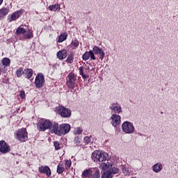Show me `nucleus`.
I'll list each match as a JSON object with an SVG mask.
<instances>
[{
    "mask_svg": "<svg viewBox=\"0 0 178 178\" xmlns=\"http://www.w3.org/2000/svg\"><path fill=\"white\" fill-rule=\"evenodd\" d=\"M111 119L112 120L111 124L114 127H118L120 124V115L113 114Z\"/></svg>",
    "mask_w": 178,
    "mask_h": 178,
    "instance_id": "obj_15",
    "label": "nucleus"
},
{
    "mask_svg": "<svg viewBox=\"0 0 178 178\" xmlns=\"http://www.w3.org/2000/svg\"><path fill=\"white\" fill-rule=\"evenodd\" d=\"M54 146L55 147L56 151H59V149H60L62 147V144H60V143H59V141H54Z\"/></svg>",
    "mask_w": 178,
    "mask_h": 178,
    "instance_id": "obj_34",
    "label": "nucleus"
},
{
    "mask_svg": "<svg viewBox=\"0 0 178 178\" xmlns=\"http://www.w3.org/2000/svg\"><path fill=\"white\" fill-rule=\"evenodd\" d=\"M56 112L61 116V118H67L72 116V110L63 106H59L56 108Z\"/></svg>",
    "mask_w": 178,
    "mask_h": 178,
    "instance_id": "obj_6",
    "label": "nucleus"
},
{
    "mask_svg": "<svg viewBox=\"0 0 178 178\" xmlns=\"http://www.w3.org/2000/svg\"><path fill=\"white\" fill-rule=\"evenodd\" d=\"M26 29L22 27V26L18 27L16 30L17 35H22V34H26Z\"/></svg>",
    "mask_w": 178,
    "mask_h": 178,
    "instance_id": "obj_27",
    "label": "nucleus"
},
{
    "mask_svg": "<svg viewBox=\"0 0 178 178\" xmlns=\"http://www.w3.org/2000/svg\"><path fill=\"white\" fill-rule=\"evenodd\" d=\"M122 127V131L127 134H131V133H134V125H133V123L129 121H125L123 122Z\"/></svg>",
    "mask_w": 178,
    "mask_h": 178,
    "instance_id": "obj_9",
    "label": "nucleus"
},
{
    "mask_svg": "<svg viewBox=\"0 0 178 178\" xmlns=\"http://www.w3.org/2000/svg\"><path fill=\"white\" fill-rule=\"evenodd\" d=\"M38 170L40 173H43L46 175L47 177H49L52 173L51 172V168H49L47 165H42L39 167Z\"/></svg>",
    "mask_w": 178,
    "mask_h": 178,
    "instance_id": "obj_14",
    "label": "nucleus"
},
{
    "mask_svg": "<svg viewBox=\"0 0 178 178\" xmlns=\"http://www.w3.org/2000/svg\"><path fill=\"white\" fill-rule=\"evenodd\" d=\"M65 169H66L65 167V164L63 163V162L60 161L57 165L56 172L58 175H62V173L65 172Z\"/></svg>",
    "mask_w": 178,
    "mask_h": 178,
    "instance_id": "obj_22",
    "label": "nucleus"
},
{
    "mask_svg": "<svg viewBox=\"0 0 178 178\" xmlns=\"http://www.w3.org/2000/svg\"><path fill=\"white\" fill-rule=\"evenodd\" d=\"M2 74V68L0 67V76Z\"/></svg>",
    "mask_w": 178,
    "mask_h": 178,
    "instance_id": "obj_41",
    "label": "nucleus"
},
{
    "mask_svg": "<svg viewBox=\"0 0 178 178\" xmlns=\"http://www.w3.org/2000/svg\"><path fill=\"white\" fill-rule=\"evenodd\" d=\"M119 173V169L116 167H113L112 170L105 171L102 175V178H113L112 175H116Z\"/></svg>",
    "mask_w": 178,
    "mask_h": 178,
    "instance_id": "obj_11",
    "label": "nucleus"
},
{
    "mask_svg": "<svg viewBox=\"0 0 178 178\" xmlns=\"http://www.w3.org/2000/svg\"><path fill=\"white\" fill-rule=\"evenodd\" d=\"M73 60H74V54L70 53L68 55V57L67 58L65 62H67V63H72Z\"/></svg>",
    "mask_w": 178,
    "mask_h": 178,
    "instance_id": "obj_32",
    "label": "nucleus"
},
{
    "mask_svg": "<svg viewBox=\"0 0 178 178\" xmlns=\"http://www.w3.org/2000/svg\"><path fill=\"white\" fill-rule=\"evenodd\" d=\"M34 37V34H33V31L31 30H28L27 33L24 35V38L25 40H30Z\"/></svg>",
    "mask_w": 178,
    "mask_h": 178,
    "instance_id": "obj_30",
    "label": "nucleus"
},
{
    "mask_svg": "<svg viewBox=\"0 0 178 178\" xmlns=\"http://www.w3.org/2000/svg\"><path fill=\"white\" fill-rule=\"evenodd\" d=\"M1 64L4 67H9L10 66V58L5 57L1 60Z\"/></svg>",
    "mask_w": 178,
    "mask_h": 178,
    "instance_id": "obj_25",
    "label": "nucleus"
},
{
    "mask_svg": "<svg viewBox=\"0 0 178 178\" xmlns=\"http://www.w3.org/2000/svg\"><path fill=\"white\" fill-rule=\"evenodd\" d=\"M100 168L104 172H108V170H112L113 167H112V163L107 162V163H102L100 165Z\"/></svg>",
    "mask_w": 178,
    "mask_h": 178,
    "instance_id": "obj_18",
    "label": "nucleus"
},
{
    "mask_svg": "<svg viewBox=\"0 0 178 178\" xmlns=\"http://www.w3.org/2000/svg\"><path fill=\"white\" fill-rule=\"evenodd\" d=\"M26 79L30 80L31 77H33V69L31 68H26L24 70V74Z\"/></svg>",
    "mask_w": 178,
    "mask_h": 178,
    "instance_id": "obj_23",
    "label": "nucleus"
},
{
    "mask_svg": "<svg viewBox=\"0 0 178 178\" xmlns=\"http://www.w3.org/2000/svg\"><path fill=\"white\" fill-rule=\"evenodd\" d=\"M19 97L21 99H26V92L24 90H22L20 92Z\"/></svg>",
    "mask_w": 178,
    "mask_h": 178,
    "instance_id": "obj_38",
    "label": "nucleus"
},
{
    "mask_svg": "<svg viewBox=\"0 0 178 178\" xmlns=\"http://www.w3.org/2000/svg\"><path fill=\"white\" fill-rule=\"evenodd\" d=\"M72 129V127L69 124H60L54 122L51 127V133L56 134V136H66Z\"/></svg>",
    "mask_w": 178,
    "mask_h": 178,
    "instance_id": "obj_1",
    "label": "nucleus"
},
{
    "mask_svg": "<svg viewBox=\"0 0 178 178\" xmlns=\"http://www.w3.org/2000/svg\"><path fill=\"white\" fill-rule=\"evenodd\" d=\"M79 45H80V42L77 38H75L72 40L70 47L72 49H77L79 48Z\"/></svg>",
    "mask_w": 178,
    "mask_h": 178,
    "instance_id": "obj_21",
    "label": "nucleus"
},
{
    "mask_svg": "<svg viewBox=\"0 0 178 178\" xmlns=\"http://www.w3.org/2000/svg\"><path fill=\"white\" fill-rule=\"evenodd\" d=\"M67 40V34L66 33H61L58 38V42H63V41H66Z\"/></svg>",
    "mask_w": 178,
    "mask_h": 178,
    "instance_id": "obj_31",
    "label": "nucleus"
},
{
    "mask_svg": "<svg viewBox=\"0 0 178 178\" xmlns=\"http://www.w3.org/2000/svg\"><path fill=\"white\" fill-rule=\"evenodd\" d=\"M56 56L58 59H60V60H63V59H66V58L67 57V50H60L58 52H57Z\"/></svg>",
    "mask_w": 178,
    "mask_h": 178,
    "instance_id": "obj_16",
    "label": "nucleus"
},
{
    "mask_svg": "<svg viewBox=\"0 0 178 178\" xmlns=\"http://www.w3.org/2000/svg\"><path fill=\"white\" fill-rule=\"evenodd\" d=\"M79 71L80 76H81V77H82V79H83V80H86V79H88L89 76L84 74V67L81 66L79 68Z\"/></svg>",
    "mask_w": 178,
    "mask_h": 178,
    "instance_id": "obj_26",
    "label": "nucleus"
},
{
    "mask_svg": "<svg viewBox=\"0 0 178 178\" xmlns=\"http://www.w3.org/2000/svg\"><path fill=\"white\" fill-rule=\"evenodd\" d=\"M10 10L8 8L3 7L0 9V20L3 19L4 16H7Z\"/></svg>",
    "mask_w": 178,
    "mask_h": 178,
    "instance_id": "obj_20",
    "label": "nucleus"
},
{
    "mask_svg": "<svg viewBox=\"0 0 178 178\" xmlns=\"http://www.w3.org/2000/svg\"><path fill=\"white\" fill-rule=\"evenodd\" d=\"M45 84V77L44 74L38 73L35 79V85L36 88H42Z\"/></svg>",
    "mask_w": 178,
    "mask_h": 178,
    "instance_id": "obj_8",
    "label": "nucleus"
},
{
    "mask_svg": "<svg viewBox=\"0 0 178 178\" xmlns=\"http://www.w3.org/2000/svg\"><path fill=\"white\" fill-rule=\"evenodd\" d=\"M92 178H100L101 174L99 173V169L97 168H90Z\"/></svg>",
    "mask_w": 178,
    "mask_h": 178,
    "instance_id": "obj_19",
    "label": "nucleus"
},
{
    "mask_svg": "<svg viewBox=\"0 0 178 178\" xmlns=\"http://www.w3.org/2000/svg\"><path fill=\"white\" fill-rule=\"evenodd\" d=\"M0 152H1V154L10 152V146H9L5 140H0Z\"/></svg>",
    "mask_w": 178,
    "mask_h": 178,
    "instance_id": "obj_12",
    "label": "nucleus"
},
{
    "mask_svg": "<svg viewBox=\"0 0 178 178\" xmlns=\"http://www.w3.org/2000/svg\"><path fill=\"white\" fill-rule=\"evenodd\" d=\"M161 169H163V166L161 163H156L153 166V170L156 173H159V172H161Z\"/></svg>",
    "mask_w": 178,
    "mask_h": 178,
    "instance_id": "obj_28",
    "label": "nucleus"
},
{
    "mask_svg": "<svg viewBox=\"0 0 178 178\" xmlns=\"http://www.w3.org/2000/svg\"><path fill=\"white\" fill-rule=\"evenodd\" d=\"M92 159L94 162H104L105 161H109V154L105 152L95 150L92 154Z\"/></svg>",
    "mask_w": 178,
    "mask_h": 178,
    "instance_id": "obj_2",
    "label": "nucleus"
},
{
    "mask_svg": "<svg viewBox=\"0 0 178 178\" xmlns=\"http://www.w3.org/2000/svg\"><path fill=\"white\" fill-rule=\"evenodd\" d=\"M77 75L71 72L68 74L66 78V86L70 90H74L76 84H77Z\"/></svg>",
    "mask_w": 178,
    "mask_h": 178,
    "instance_id": "obj_5",
    "label": "nucleus"
},
{
    "mask_svg": "<svg viewBox=\"0 0 178 178\" xmlns=\"http://www.w3.org/2000/svg\"><path fill=\"white\" fill-rule=\"evenodd\" d=\"M82 178H92V174H91V168H89L88 170H85L82 172Z\"/></svg>",
    "mask_w": 178,
    "mask_h": 178,
    "instance_id": "obj_24",
    "label": "nucleus"
},
{
    "mask_svg": "<svg viewBox=\"0 0 178 178\" xmlns=\"http://www.w3.org/2000/svg\"><path fill=\"white\" fill-rule=\"evenodd\" d=\"M81 133H83V129H81V127L76 128L75 131V134H81Z\"/></svg>",
    "mask_w": 178,
    "mask_h": 178,
    "instance_id": "obj_39",
    "label": "nucleus"
},
{
    "mask_svg": "<svg viewBox=\"0 0 178 178\" xmlns=\"http://www.w3.org/2000/svg\"><path fill=\"white\" fill-rule=\"evenodd\" d=\"M23 13H24V9L21 8L12 14L8 15L7 21L8 23H12V22H15V20H17L20 16L23 15Z\"/></svg>",
    "mask_w": 178,
    "mask_h": 178,
    "instance_id": "obj_7",
    "label": "nucleus"
},
{
    "mask_svg": "<svg viewBox=\"0 0 178 178\" xmlns=\"http://www.w3.org/2000/svg\"><path fill=\"white\" fill-rule=\"evenodd\" d=\"M15 74L17 77H21L24 74V70H23L22 67H19L17 70Z\"/></svg>",
    "mask_w": 178,
    "mask_h": 178,
    "instance_id": "obj_33",
    "label": "nucleus"
},
{
    "mask_svg": "<svg viewBox=\"0 0 178 178\" xmlns=\"http://www.w3.org/2000/svg\"><path fill=\"white\" fill-rule=\"evenodd\" d=\"M83 143L87 145L91 143V136H86L83 138Z\"/></svg>",
    "mask_w": 178,
    "mask_h": 178,
    "instance_id": "obj_37",
    "label": "nucleus"
},
{
    "mask_svg": "<svg viewBox=\"0 0 178 178\" xmlns=\"http://www.w3.org/2000/svg\"><path fill=\"white\" fill-rule=\"evenodd\" d=\"M90 70V67H88L86 69V70Z\"/></svg>",
    "mask_w": 178,
    "mask_h": 178,
    "instance_id": "obj_42",
    "label": "nucleus"
},
{
    "mask_svg": "<svg viewBox=\"0 0 178 178\" xmlns=\"http://www.w3.org/2000/svg\"><path fill=\"white\" fill-rule=\"evenodd\" d=\"M122 172L124 174V176H129L130 172H129V168L126 167H122Z\"/></svg>",
    "mask_w": 178,
    "mask_h": 178,
    "instance_id": "obj_36",
    "label": "nucleus"
},
{
    "mask_svg": "<svg viewBox=\"0 0 178 178\" xmlns=\"http://www.w3.org/2000/svg\"><path fill=\"white\" fill-rule=\"evenodd\" d=\"M72 166V160H65V168L66 170H69Z\"/></svg>",
    "mask_w": 178,
    "mask_h": 178,
    "instance_id": "obj_35",
    "label": "nucleus"
},
{
    "mask_svg": "<svg viewBox=\"0 0 178 178\" xmlns=\"http://www.w3.org/2000/svg\"><path fill=\"white\" fill-rule=\"evenodd\" d=\"M92 51L94 55H99V59L104 60V58H105V51H104L102 48L98 46H94Z\"/></svg>",
    "mask_w": 178,
    "mask_h": 178,
    "instance_id": "obj_10",
    "label": "nucleus"
},
{
    "mask_svg": "<svg viewBox=\"0 0 178 178\" xmlns=\"http://www.w3.org/2000/svg\"><path fill=\"white\" fill-rule=\"evenodd\" d=\"M3 3V0H0V6H1Z\"/></svg>",
    "mask_w": 178,
    "mask_h": 178,
    "instance_id": "obj_40",
    "label": "nucleus"
},
{
    "mask_svg": "<svg viewBox=\"0 0 178 178\" xmlns=\"http://www.w3.org/2000/svg\"><path fill=\"white\" fill-rule=\"evenodd\" d=\"M109 109L112 111L113 113H120L122 112V107L118 104V103H113Z\"/></svg>",
    "mask_w": 178,
    "mask_h": 178,
    "instance_id": "obj_17",
    "label": "nucleus"
},
{
    "mask_svg": "<svg viewBox=\"0 0 178 178\" xmlns=\"http://www.w3.org/2000/svg\"><path fill=\"white\" fill-rule=\"evenodd\" d=\"M52 126L54 124L49 120L42 119L37 123V128L39 131H45L49 129L52 133Z\"/></svg>",
    "mask_w": 178,
    "mask_h": 178,
    "instance_id": "obj_4",
    "label": "nucleus"
},
{
    "mask_svg": "<svg viewBox=\"0 0 178 178\" xmlns=\"http://www.w3.org/2000/svg\"><path fill=\"white\" fill-rule=\"evenodd\" d=\"M48 9L56 12V10H60V6L59 4L51 5L49 6Z\"/></svg>",
    "mask_w": 178,
    "mask_h": 178,
    "instance_id": "obj_29",
    "label": "nucleus"
},
{
    "mask_svg": "<svg viewBox=\"0 0 178 178\" xmlns=\"http://www.w3.org/2000/svg\"><path fill=\"white\" fill-rule=\"evenodd\" d=\"M14 136L20 143H26L29 140V132L26 128H21L15 131Z\"/></svg>",
    "mask_w": 178,
    "mask_h": 178,
    "instance_id": "obj_3",
    "label": "nucleus"
},
{
    "mask_svg": "<svg viewBox=\"0 0 178 178\" xmlns=\"http://www.w3.org/2000/svg\"><path fill=\"white\" fill-rule=\"evenodd\" d=\"M90 58L91 60H97V57H95V54H94V52L92 51V50H90L89 51H86L82 56L83 60H88Z\"/></svg>",
    "mask_w": 178,
    "mask_h": 178,
    "instance_id": "obj_13",
    "label": "nucleus"
}]
</instances>
